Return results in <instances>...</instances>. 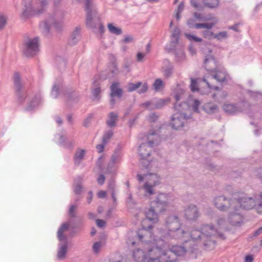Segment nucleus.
I'll return each mask as SVG.
<instances>
[{"label":"nucleus","instance_id":"obj_45","mask_svg":"<svg viewBox=\"0 0 262 262\" xmlns=\"http://www.w3.org/2000/svg\"><path fill=\"white\" fill-rule=\"evenodd\" d=\"M113 135V133L112 130H108L105 132L102 137V142L106 144L109 142L110 140L111 139Z\"/></svg>","mask_w":262,"mask_h":262},{"label":"nucleus","instance_id":"obj_5","mask_svg":"<svg viewBox=\"0 0 262 262\" xmlns=\"http://www.w3.org/2000/svg\"><path fill=\"white\" fill-rule=\"evenodd\" d=\"M73 2L75 4L84 3V10L86 13V26L91 28H96V25L93 23V19L96 16L97 10L92 0H73Z\"/></svg>","mask_w":262,"mask_h":262},{"label":"nucleus","instance_id":"obj_30","mask_svg":"<svg viewBox=\"0 0 262 262\" xmlns=\"http://www.w3.org/2000/svg\"><path fill=\"white\" fill-rule=\"evenodd\" d=\"M145 215L149 221L153 223H157L159 221L158 213H157L155 209L152 208L150 206V208L147 211H146Z\"/></svg>","mask_w":262,"mask_h":262},{"label":"nucleus","instance_id":"obj_42","mask_svg":"<svg viewBox=\"0 0 262 262\" xmlns=\"http://www.w3.org/2000/svg\"><path fill=\"white\" fill-rule=\"evenodd\" d=\"M161 260L162 262H178L175 257H171V256L168 253H165V248H164V251L162 252Z\"/></svg>","mask_w":262,"mask_h":262},{"label":"nucleus","instance_id":"obj_51","mask_svg":"<svg viewBox=\"0 0 262 262\" xmlns=\"http://www.w3.org/2000/svg\"><path fill=\"white\" fill-rule=\"evenodd\" d=\"M227 37V32L226 31L220 32L219 33L214 34V38L221 41Z\"/></svg>","mask_w":262,"mask_h":262},{"label":"nucleus","instance_id":"obj_56","mask_svg":"<svg viewBox=\"0 0 262 262\" xmlns=\"http://www.w3.org/2000/svg\"><path fill=\"white\" fill-rule=\"evenodd\" d=\"M165 83H154L153 89L156 92H159L164 88Z\"/></svg>","mask_w":262,"mask_h":262},{"label":"nucleus","instance_id":"obj_34","mask_svg":"<svg viewBox=\"0 0 262 262\" xmlns=\"http://www.w3.org/2000/svg\"><path fill=\"white\" fill-rule=\"evenodd\" d=\"M108 119L106 121V125L109 127H113L116 126V121L117 120L118 116L114 112H111L108 115Z\"/></svg>","mask_w":262,"mask_h":262},{"label":"nucleus","instance_id":"obj_49","mask_svg":"<svg viewBox=\"0 0 262 262\" xmlns=\"http://www.w3.org/2000/svg\"><path fill=\"white\" fill-rule=\"evenodd\" d=\"M260 200H256L255 209L258 213H262V193L260 194Z\"/></svg>","mask_w":262,"mask_h":262},{"label":"nucleus","instance_id":"obj_8","mask_svg":"<svg viewBox=\"0 0 262 262\" xmlns=\"http://www.w3.org/2000/svg\"><path fill=\"white\" fill-rule=\"evenodd\" d=\"M162 244L157 245L148 250V257L145 262H162L161 256L164 248L167 247L166 242L162 239Z\"/></svg>","mask_w":262,"mask_h":262},{"label":"nucleus","instance_id":"obj_20","mask_svg":"<svg viewBox=\"0 0 262 262\" xmlns=\"http://www.w3.org/2000/svg\"><path fill=\"white\" fill-rule=\"evenodd\" d=\"M190 234L191 239H193V241H190L191 242H193L194 240H197L200 238H202L204 239V246L205 247H207L208 245L210 246L211 244H212L213 246H214L216 244L215 241L214 240L209 239L207 241L205 240L204 238H203L202 230L201 231L196 229L192 230L190 232Z\"/></svg>","mask_w":262,"mask_h":262},{"label":"nucleus","instance_id":"obj_26","mask_svg":"<svg viewBox=\"0 0 262 262\" xmlns=\"http://www.w3.org/2000/svg\"><path fill=\"white\" fill-rule=\"evenodd\" d=\"M199 83H191L190 89L192 92H199L202 94H207L211 93V85L210 83H205L203 89L198 88Z\"/></svg>","mask_w":262,"mask_h":262},{"label":"nucleus","instance_id":"obj_4","mask_svg":"<svg viewBox=\"0 0 262 262\" xmlns=\"http://www.w3.org/2000/svg\"><path fill=\"white\" fill-rule=\"evenodd\" d=\"M48 0H23L24 8L21 17L26 18L30 16L39 15L45 12L48 6Z\"/></svg>","mask_w":262,"mask_h":262},{"label":"nucleus","instance_id":"obj_46","mask_svg":"<svg viewBox=\"0 0 262 262\" xmlns=\"http://www.w3.org/2000/svg\"><path fill=\"white\" fill-rule=\"evenodd\" d=\"M61 90L60 86L59 84H55L53 85L51 95L53 97L56 98L59 95Z\"/></svg>","mask_w":262,"mask_h":262},{"label":"nucleus","instance_id":"obj_19","mask_svg":"<svg viewBox=\"0 0 262 262\" xmlns=\"http://www.w3.org/2000/svg\"><path fill=\"white\" fill-rule=\"evenodd\" d=\"M176 100V103L174 104V108L178 110L179 111H180V107L182 105V103H178V102L182 99H185L186 97V93L185 91L179 87V84H177V88L173 91L172 94Z\"/></svg>","mask_w":262,"mask_h":262},{"label":"nucleus","instance_id":"obj_57","mask_svg":"<svg viewBox=\"0 0 262 262\" xmlns=\"http://www.w3.org/2000/svg\"><path fill=\"white\" fill-rule=\"evenodd\" d=\"M82 186L81 184L78 183L74 187V192L76 194H80L82 190Z\"/></svg>","mask_w":262,"mask_h":262},{"label":"nucleus","instance_id":"obj_16","mask_svg":"<svg viewBox=\"0 0 262 262\" xmlns=\"http://www.w3.org/2000/svg\"><path fill=\"white\" fill-rule=\"evenodd\" d=\"M148 182H146L144 185V188L146 192L148 193L149 194L154 193L152 188L157 186L160 183V178L154 173H150L148 175Z\"/></svg>","mask_w":262,"mask_h":262},{"label":"nucleus","instance_id":"obj_14","mask_svg":"<svg viewBox=\"0 0 262 262\" xmlns=\"http://www.w3.org/2000/svg\"><path fill=\"white\" fill-rule=\"evenodd\" d=\"M147 144L142 143L138 148V153L141 157L140 163L146 169L149 168L151 164V161L148 157L150 156V151L147 152H143V150H147Z\"/></svg>","mask_w":262,"mask_h":262},{"label":"nucleus","instance_id":"obj_15","mask_svg":"<svg viewBox=\"0 0 262 262\" xmlns=\"http://www.w3.org/2000/svg\"><path fill=\"white\" fill-rule=\"evenodd\" d=\"M119 83H113L110 87L111 93L110 96L111 100L110 101L111 108H113L116 104L115 98L121 99L123 96V90L120 88Z\"/></svg>","mask_w":262,"mask_h":262},{"label":"nucleus","instance_id":"obj_43","mask_svg":"<svg viewBox=\"0 0 262 262\" xmlns=\"http://www.w3.org/2000/svg\"><path fill=\"white\" fill-rule=\"evenodd\" d=\"M107 27L110 32L112 34L118 35L122 33L121 29L120 28L115 26L113 24H108Z\"/></svg>","mask_w":262,"mask_h":262},{"label":"nucleus","instance_id":"obj_60","mask_svg":"<svg viewBox=\"0 0 262 262\" xmlns=\"http://www.w3.org/2000/svg\"><path fill=\"white\" fill-rule=\"evenodd\" d=\"M77 206L76 205H71L69 210V215L72 217H75L76 216L75 214V209Z\"/></svg>","mask_w":262,"mask_h":262},{"label":"nucleus","instance_id":"obj_18","mask_svg":"<svg viewBox=\"0 0 262 262\" xmlns=\"http://www.w3.org/2000/svg\"><path fill=\"white\" fill-rule=\"evenodd\" d=\"M229 210H230L228 216L229 223L233 226L240 225L243 221V217L239 212L240 209H238L237 211H235L233 208Z\"/></svg>","mask_w":262,"mask_h":262},{"label":"nucleus","instance_id":"obj_29","mask_svg":"<svg viewBox=\"0 0 262 262\" xmlns=\"http://www.w3.org/2000/svg\"><path fill=\"white\" fill-rule=\"evenodd\" d=\"M80 29L76 27L72 32L69 40L68 43L71 46H74L77 43L80 38Z\"/></svg>","mask_w":262,"mask_h":262},{"label":"nucleus","instance_id":"obj_1","mask_svg":"<svg viewBox=\"0 0 262 262\" xmlns=\"http://www.w3.org/2000/svg\"><path fill=\"white\" fill-rule=\"evenodd\" d=\"M204 67L207 73L201 78H190V82H208L216 80L217 82H227L231 80L230 76L223 68L217 69L215 59L211 56H207L204 60Z\"/></svg>","mask_w":262,"mask_h":262},{"label":"nucleus","instance_id":"obj_3","mask_svg":"<svg viewBox=\"0 0 262 262\" xmlns=\"http://www.w3.org/2000/svg\"><path fill=\"white\" fill-rule=\"evenodd\" d=\"M63 12L60 10H56L52 14H49L46 19L40 23L39 29L45 35L49 33L51 28L60 30L63 25Z\"/></svg>","mask_w":262,"mask_h":262},{"label":"nucleus","instance_id":"obj_24","mask_svg":"<svg viewBox=\"0 0 262 262\" xmlns=\"http://www.w3.org/2000/svg\"><path fill=\"white\" fill-rule=\"evenodd\" d=\"M61 92L63 94L67 101L74 102H77L78 101L79 95L78 93L73 89H63Z\"/></svg>","mask_w":262,"mask_h":262},{"label":"nucleus","instance_id":"obj_64","mask_svg":"<svg viewBox=\"0 0 262 262\" xmlns=\"http://www.w3.org/2000/svg\"><path fill=\"white\" fill-rule=\"evenodd\" d=\"M158 116H157L156 113H154L151 114L149 116L148 120H149V122H155L158 120Z\"/></svg>","mask_w":262,"mask_h":262},{"label":"nucleus","instance_id":"obj_27","mask_svg":"<svg viewBox=\"0 0 262 262\" xmlns=\"http://www.w3.org/2000/svg\"><path fill=\"white\" fill-rule=\"evenodd\" d=\"M63 243L59 244L58 250L57 254V258L59 260L64 259L68 249V244L66 240H63Z\"/></svg>","mask_w":262,"mask_h":262},{"label":"nucleus","instance_id":"obj_25","mask_svg":"<svg viewBox=\"0 0 262 262\" xmlns=\"http://www.w3.org/2000/svg\"><path fill=\"white\" fill-rule=\"evenodd\" d=\"M110 59L111 63V67L110 69L111 74L108 76H106L104 74H101L100 77V80H105L106 79L107 77L113 76L118 73V69L117 66L116 57L113 54H111L110 55Z\"/></svg>","mask_w":262,"mask_h":262},{"label":"nucleus","instance_id":"obj_7","mask_svg":"<svg viewBox=\"0 0 262 262\" xmlns=\"http://www.w3.org/2000/svg\"><path fill=\"white\" fill-rule=\"evenodd\" d=\"M23 52L27 57H33L39 52V37H29L24 40Z\"/></svg>","mask_w":262,"mask_h":262},{"label":"nucleus","instance_id":"obj_31","mask_svg":"<svg viewBox=\"0 0 262 262\" xmlns=\"http://www.w3.org/2000/svg\"><path fill=\"white\" fill-rule=\"evenodd\" d=\"M133 256L134 260L137 262H145L148 255H145L142 250L137 249L133 251Z\"/></svg>","mask_w":262,"mask_h":262},{"label":"nucleus","instance_id":"obj_28","mask_svg":"<svg viewBox=\"0 0 262 262\" xmlns=\"http://www.w3.org/2000/svg\"><path fill=\"white\" fill-rule=\"evenodd\" d=\"M180 34V31L179 29L178 28H174L171 36L170 47L169 48L167 47V49L169 51L173 50L176 48L179 41Z\"/></svg>","mask_w":262,"mask_h":262},{"label":"nucleus","instance_id":"obj_61","mask_svg":"<svg viewBox=\"0 0 262 262\" xmlns=\"http://www.w3.org/2000/svg\"><path fill=\"white\" fill-rule=\"evenodd\" d=\"M200 104V102L197 100L195 99L194 100L193 104L192 105V109L194 112H199V106Z\"/></svg>","mask_w":262,"mask_h":262},{"label":"nucleus","instance_id":"obj_54","mask_svg":"<svg viewBox=\"0 0 262 262\" xmlns=\"http://www.w3.org/2000/svg\"><path fill=\"white\" fill-rule=\"evenodd\" d=\"M190 2L191 6L196 10L199 11L203 10V7L196 0H190Z\"/></svg>","mask_w":262,"mask_h":262},{"label":"nucleus","instance_id":"obj_35","mask_svg":"<svg viewBox=\"0 0 262 262\" xmlns=\"http://www.w3.org/2000/svg\"><path fill=\"white\" fill-rule=\"evenodd\" d=\"M213 19L214 20L213 23L196 24L195 29L205 28L207 30H210L217 23V20L216 18H214Z\"/></svg>","mask_w":262,"mask_h":262},{"label":"nucleus","instance_id":"obj_23","mask_svg":"<svg viewBox=\"0 0 262 262\" xmlns=\"http://www.w3.org/2000/svg\"><path fill=\"white\" fill-rule=\"evenodd\" d=\"M203 238L214 236L217 233V230L212 225H203L201 228Z\"/></svg>","mask_w":262,"mask_h":262},{"label":"nucleus","instance_id":"obj_53","mask_svg":"<svg viewBox=\"0 0 262 262\" xmlns=\"http://www.w3.org/2000/svg\"><path fill=\"white\" fill-rule=\"evenodd\" d=\"M185 36L189 40H193L195 42H202V39L188 33H185Z\"/></svg>","mask_w":262,"mask_h":262},{"label":"nucleus","instance_id":"obj_62","mask_svg":"<svg viewBox=\"0 0 262 262\" xmlns=\"http://www.w3.org/2000/svg\"><path fill=\"white\" fill-rule=\"evenodd\" d=\"M115 183L114 180H110L108 183V188L112 191H115Z\"/></svg>","mask_w":262,"mask_h":262},{"label":"nucleus","instance_id":"obj_59","mask_svg":"<svg viewBox=\"0 0 262 262\" xmlns=\"http://www.w3.org/2000/svg\"><path fill=\"white\" fill-rule=\"evenodd\" d=\"M173 68L172 66H169L167 68H166L164 71V75L165 76L168 77H169L172 72Z\"/></svg>","mask_w":262,"mask_h":262},{"label":"nucleus","instance_id":"obj_63","mask_svg":"<svg viewBox=\"0 0 262 262\" xmlns=\"http://www.w3.org/2000/svg\"><path fill=\"white\" fill-rule=\"evenodd\" d=\"M7 22V19L5 16L0 15V29L3 28Z\"/></svg>","mask_w":262,"mask_h":262},{"label":"nucleus","instance_id":"obj_48","mask_svg":"<svg viewBox=\"0 0 262 262\" xmlns=\"http://www.w3.org/2000/svg\"><path fill=\"white\" fill-rule=\"evenodd\" d=\"M202 35L205 38L211 40L214 38V33L210 30H206L202 32Z\"/></svg>","mask_w":262,"mask_h":262},{"label":"nucleus","instance_id":"obj_6","mask_svg":"<svg viewBox=\"0 0 262 262\" xmlns=\"http://www.w3.org/2000/svg\"><path fill=\"white\" fill-rule=\"evenodd\" d=\"M235 202V211L243 208L244 209L249 210L256 206V200L252 197H248L243 193L234 194Z\"/></svg>","mask_w":262,"mask_h":262},{"label":"nucleus","instance_id":"obj_40","mask_svg":"<svg viewBox=\"0 0 262 262\" xmlns=\"http://www.w3.org/2000/svg\"><path fill=\"white\" fill-rule=\"evenodd\" d=\"M204 5L209 8L214 9L219 6V0H203Z\"/></svg>","mask_w":262,"mask_h":262},{"label":"nucleus","instance_id":"obj_22","mask_svg":"<svg viewBox=\"0 0 262 262\" xmlns=\"http://www.w3.org/2000/svg\"><path fill=\"white\" fill-rule=\"evenodd\" d=\"M185 217L188 220H195L199 216V211L196 206L189 205L185 210Z\"/></svg>","mask_w":262,"mask_h":262},{"label":"nucleus","instance_id":"obj_55","mask_svg":"<svg viewBox=\"0 0 262 262\" xmlns=\"http://www.w3.org/2000/svg\"><path fill=\"white\" fill-rule=\"evenodd\" d=\"M142 83H136L135 84L133 83H130L128 88V92H133L139 88V87L141 85Z\"/></svg>","mask_w":262,"mask_h":262},{"label":"nucleus","instance_id":"obj_21","mask_svg":"<svg viewBox=\"0 0 262 262\" xmlns=\"http://www.w3.org/2000/svg\"><path fill=\"white\" fill-rule=\"evenodd\" d=\"M244 103H240L239 105L236 104H225L223 106L224 111L227 114L230 115L235 114L242 112V106H244Z\"/></svg>","mask_w":262,"mask_h":262},{"label":"nucleus","instance_id":"obj_44","mask_svg":"<svg viewBox=\"0 0 262 262\" xmlns=\"http://www.w3.org/2000/svg\"><path fill=\"white\" fill-rule=\"evenodd\" d=\"M174 50V54L176 56V60L178 61H182L185 58V55L182 49Z\"/></svg>","mask_w":262,"mask_h":262},{"label":"nucleus","instance_id":"obj_58","mask_svg":"<svg viewBox=\"0 0 262 262\" xmlns=\"http://www.w3.org/2000/svg\"><path fill=\"white\" fill-rule=\"evenodd\" d=\"M93 117V114H90L89 116L84 119L83 122V126L86 127H88L89 126L90 123H91V121Z\"/></svg>","mask_w":262,"mask_h":262},{"label":"nucleus","instance_id":"obj_37","mask_svg":"<svg viewBox=\"0 0 262 262\" xmlns=\"http://www.w3.org/2000/svg\"><path fill=\"white\" fill-rule=\"evenodd\" d=\"M211 91L212 90H214L216 91V92L212 94V97L213 98H215L217 97H220L221 98H225L228 94L227 92L225 91H221L220 90V88L218 86H211Z\"/></svg>","mask_w":262,"mask_h":262},{"label":"nucleus","instance_id":"obj_9","mask_svg":"<svg viewBox=\"0 0 262 262\" xmlns=\"http://www.w3.org/2000/svg\"><path fill=\"white\" fill-rule=\"evenodd\" d=\"M214 204L221 211H226L231 208L235 210L236 206L235 205L234 194L230 199H227L223 195L216 196L214 199Z\"/></svg>","mask_w":262,"mask_h":262},{"label":"nucleus","instance_id":"obj_12","mask_svg":"<svg viewBox=\"0 0 262 262\" xmlns=\"http://www.w3.org/2000/svg\"><path fill=\"white\" fill-rule=\"evenodd\" d=\"M187 117L184 114L178 112L174 114L171 117L170 124L176 130L180 129L187 123Z\"/></svg>","mask_w":262,"mask_h":262},{"label":"nucleus","instance_id":"obj_47","mask_svg":"<svg viewBox=\"0 0 262 262\" xmlns=\"http://www.w3.org/2000/svg\"><path fill=\"white\" fill-rule=\"evenodd\" d=\"M104 245V243L102 241H99L95 242L92 247V249L93 252L97 254L99 252L100 249L101 247H102Z\"/></svg>","mask_w":262,"mask_h":262},{"label":"nucleus","instance_id":"obj_36","mask_svg":"<svg viewBox=\"0 0 262 262\" xmlns=\"http://www.w3.org/2000/svg\"><path fill=\"white\" fill-rule=\"evenodd\" d=\"M101 88L97 85V86L93 88L92 89V94L93 95V100L99 101L101 99Z\"/></svg>","mask_w":262,"mask_h":262},{"label":"nucleus","instance_id":"obj_39","mask_svg":"<svg viewBox=\"0 0 262 262\" xmlns=\"http://www.w3.org/2000/svg\"><path fill=\"white\" fill-rule=\"evenodd\" d=\"M59 142L64 148L70 149H72L75 145V141L74 140L67 141L65 142V138L63 136L60 137Z\"/></svg>","mask_w":262,"mask_h":262},{"label":"nucleus","instance_id":"obj_32","mask_svg":"<svg viewBox=\"0 0 262 262\" xmlns=\"http://www.w3.org/2000/svg\"><path fill=\"white\" fill-rule=\"evenodd\" d=\"M69 227V224L64 223L62 224L58 229L57 231V237L59 241L61 242L67 239L66 236L63 235V232L68 229Z\"/></svg>","mask_w":262,"mask_h":262},{"label":"nucleus","instance_id":"obj_11","mask_svg":"<svg viewBox=\"0 0 262 262\" xmlns=\"http://www.w3.org/2000/svg\"><path fill=\"white\" fill-rule=\"evenodd\" d=\"M170 101L169 98L159 99L154 98L142 104V106L148 110H158L163 108Z\"/></svg>","mask_w":262,"mask_h":262},{"label":"nucleus","instance_id":"obj_38","mask_svg":"<svg viewBox=\"0 0 262 262\" xmlns=\"http://www.w3.org/2000/svg\"><path fill=\"white\" fill-rule=\"evenodd\" d=\"M84 152L85 151L83 149L76 152L74 157V161L75 165H78L80 164L81 161L84 158Z\"/></svg>","mask_w":262,"mask_h":262},{"label":"nucleus","instance_id":"obj_13","mask_svg":"<svg viewBox=\"0 0 262 262\" xmlns=\"http://www.w3.org/2000/svg\"><path fill=\"white\" fill-rule=\"evenodd\" d=\"M191 242L190 241H185L183 243L182 246L181 245H174L171 248H169V250L166 251L165 250V253H168L171 255V254H174L177 256H183L188 250L192 251V248H188V245H192Z\"/></svg>","mask_w":262,"mask_h":262},{"label":"nucleus","instance_id":"obj_50","mask_svg":"<svg viewBox=\"0 0 262 262\" xmlns=\"http://www.w3.org/2000/svg\"><path fill=\"white\" fill-rule=\"evenodd\" d=\"M121 157V153L120 151V148H118L116 150L114 154L112 155L111 158V160L112 161L113 163H115L117 161H118V160Z\"/></svg>","mask_w":262,"mask_h":262},{"label":"nucleus","instance_id":"obj_2","mask_svg":"<svg viewBox=\"0 0 262 262\" xmlns=\"http://www.w3.org/2000/svg\"><path fill=\"white\" fill-rule=\"evenodd\" d=\"M165 225L168 229L166 231L163 230L161 231V240L171 238H180L182 237L186 232L181 229V224L179 217L175 215L169 216L165 221Z\"/></svg>","mask_w":262,"mask_h":262},{"label":"nucleus","instance_id":"obj_52","mask_svg":"<svg viewBox=\"0 0 262 262\" xmlns=\"http://www.w3.org/2000/svg\"><path fill=\"white\" fill-rule=\"evenodd\" d=\"M248 93L253 99H258L262 98V93L260 92L249 91Z\"/></svg>","mask_w":262,"mask_h":262},{"label":"nucleus","instance_id":"obj_41","mask_svg":"<svg viewBox=\"0 0 262 262\" xmlns=\"http://www.w3.org/2000/svg\"><path fill=\"white\" fill-rule=\"evenodd\" d=\"M41 100L40 96L36 95L33 98L31 102L29 103V105L27 107V110L30 111L34 107L38 105Z\"/></svg>","mask_w":262,"mask_h":262},{"label":"nucleus","instance_id":"obj_33","mask_svg":"<svg viewBox=\"0 0 262 262\" xmlns=\"http://www.w3.org/2000/svg\"><path fill=\"white\" fill-rule=\"evenodd\" d=\"M203 110L207 114H211L218 111L217 105L212 103H207L203 106Z\"/></svg>","mask_w":262,"mask_h":262},{"label":"nucleus","instance_id":"obj_17","mask_svg":"<svg viewBox=\"0 0 262 262\" xmlns=\"http://www.w3.org/2000/svg\"><path fill=\"white\" fill-rule=\"evenodd\" d=\"M14 89L17 101L20 103L24 102L27 97V88L24 83H15Z\"/></svg>","mask_w":262,"mask_h":262},{"label":"nucleus","instance_id":"obj_10","mask_svg":"<svg viewBox=\"0 0 262 262\" xmlns=\"http://www.w3.org/2000/svg\"><path fill=\"white\" fill-rule=\"evenodd\" d=\"M150 206L158 213L165 212L169 207L167 195L159 194L156 199L150 203Z\"/></svg>","mask_w":262,"mask_h":262}]
</instances>
